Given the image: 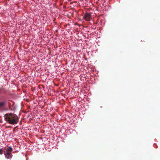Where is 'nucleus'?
I'll use <instances>...</instances> for the list:
<instances>
[{
    "mask_svg": "<svg viewBox=\"0 0 160 160\" xmlns=\"http://www.w3.org/2000/svg\"><path fill=\"white\" fill-rule=\"evenodd\" d=\"M4 118L8 123L12 125L17 124L19 120L17 115L13 113L6 114L4 116Z\"/></svg>",
    "mask_w": 160,
    "mask_h": 160,
    "instance_id": "obj_1",
    "label": "nucleus"
},
{
    "mask_svg": "<svg viewBox=\"0 0 160 160\" xmlns=\"http://www.w3.org/2000/svg\"><path fill=\"white\" fill-rule=\"evenodd\" d=\"M12 148L11 147H5L4 149L3 153L5 157L8 159L11 158L12 156Z\"/></svg>",
    "mask_w": 160,
    "mask_h": 160,
    "instance_id": "obj_2",
    "label": "nucleus"
},
{
    "mask_svg": "<svg viewBox=\"0 0 160 160\" xmlns=\"http://www.w3.org/2000/svg\"><path fill=\"white\" fill-rule=\"evenodd\" d=\"M3 151L2 149H1L0 150V154H2L3 153Z\"/></svg>",
    "mask_w": 160,
    "mask_h": 160,
    "instance_id": "obj_5",
    "label": "nucleus"
},
{
    "mask_svg": "<svg viewBox=\"0 0 160 160\" xmlns=\"http://www.w3.org/2000/svg\"><path fill=\"white\" fill-rule=\"evenodd\" d=\"M5 103L4 101L0 102V109H1L4 107Z\"/></svg>",
    "mask_w": 160,
    "mask_h": 160,
    "instance_id": "obj_4",
    "label": "nucleus"
},
{
    "mask_svg": "<svg viewBox=\"0 0 160 160\" xmlns=\"http://www.w3.org/2000/svg\"><path fill=\"white\" fill-rule=\"evenodd\" d=\"M91 15L88 12H86L83 16V18L85 21H88L90 20Z\"/></svg>",
    "mask_w": 160,
    "mask_h": 160,
    "instance_id": "obj_3",
    "label": "nucleus"
}]
</instances>
